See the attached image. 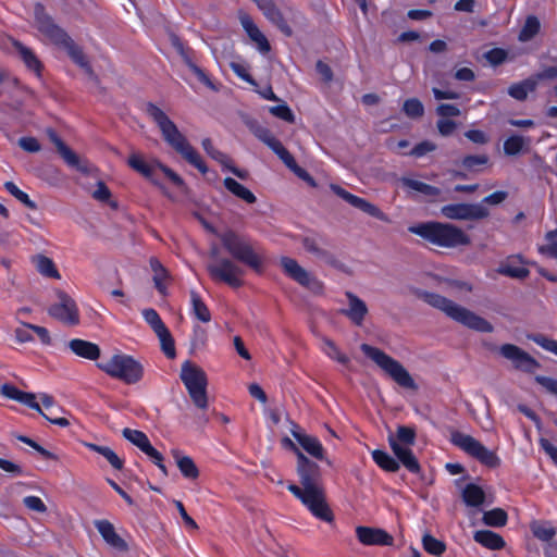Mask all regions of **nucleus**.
Here are the masks:
<instances>
[{"label": "nucleus", "mask_w": 557, "mask_h": 557, "mask_svg": "<svg viewBox=\"0 0 557 557\" xmlns=\"http://www.w3.org/2000/svg\"><path fill=\"white\" fill-rule=\"evenodd\" d=\"M296 471L302 487L290 483L287 485V490L301 502L313 517L324 522H333L334 513L320 486L321 469L319 465L310 460L304 453H299Z\"/></svg>", "instance_id": "f257e3e1"}, {"label": "nucleus", "mask_w": 557, "mask_h": 557, "mask_svg": "<svg viewBox=\"0 0 557 557\" xmlns=\"http://www.w3.org/2000/svg\"><path fill=\"white\" fill-rule=\"evenodd\" d=\"M145 111L159 127L164 141L187 163L196 168L201 174H207L209 169L200 153L191 146L186 136L180 132L166 113L153 102H147Z\"/></svg>", "instance_id": "f03ea898"}, {"label": "nucleus", "mask_w": 557, "mask_h": 557, "mask_svg": "<svg viewBox=\"0 0 557 557\" xmlns=\"http://www.w3.org/2000/svg\"><path fill=\"white\" fill-rule=\"evenodd\" d=\"M408 231L435 246L444 248L468 246L471 243L469 235L450 223L423 222L409 226Z\"/></svg>", "instance_id": "7ed1b4c3"}, {"label": "nucleus", "mask_w": 557, "mask_h": 557, "mask_svg": "<svg viewBox=\"0 0 557 557\" xmlns=\"http://www.w3.org/2000/svg\"><path fill=\"white\" fill-rule=\"evenodd\" d=\"M423 299L432 307L443 311L451 320L468 329L482 333H491L494 330L493 325L484 318L440 294L426 292L423 295Z\"/></svg>", "instance_id": "20e7f679"}, {"label": "nucleus", "mask_w": 557, "mask_h": 557, "mask_svg": "<svg viewBox=\"0 0 557 557\" xmlns=\"http://www.w3.org/2000/svg\"><path fill=\"white\" fill-rule=\"evenodd\" d=\"M97 367L109 376L129 385L138 383L144 376L143 364L133 356L122 352L97 362Z\"/></svg>", "instance_id": "39448f33"}, {"label": "nucleus", "mask_w": 557, "mask_h": 557, "mask_svg": "<svg viewBox=\"0 0 557 557\" xmlns=\"http://www.w3.org/2000/svg\"><path fill=\"white\" fill-rule=\"evenodd\" d=\"M360 349L366 355V357L371 359L399 386L408 389L417 388L414 380L398 360L394 359L382 349L369 344H362Z\"/></svg>", "instance_id": "423d86ee"}, {"label": "nucleus", "mask_w": 557, "mask_h": 557, "mask_svg": "<svg viewBox=\"0 0 557 557\" xmlns=\"http://www.w3.org/2000/svg\"><path fill=\"white\" fill-rule=\"evenodd\" d=\"M222 246L238 262H242L252 269L256 273H263V262L251 244L238 235L236 232L228 230L219 235Z\"/></svg>", "instance_id": "0eeeda50"}, {"label": "nucleus", "mask_w": 557, "mask_h": 557, "mask_svg": "<svg viewBox=\"0 0 557 557\" xmlns=\"http://www.w3.org/2000/svg\"><path fill=\"white\" fill-rule=\"evenodd\" d=\"M180 379L186 387L193 404L201 410L208 408V377L206 372L190 360L183 362Z\"/></svg>", "instance_id": "6e6552de"}, {"label": "nucleus", "mask_w": 557, "mask_h": 557, "mask_svg": "<svg viewBox=\"0 0 557 557\" xmlns=\"http://www.w3.org/2000/svg\"><path fill=\"white\" fill-rule=\"evenodd\" d=\"M252 133L260 141L267 145L295 175L308 183L310 186H317L314 178L309 174L307 170L298 165L294 156L284 147V145L272 134L269 128L264 126H257L252 128Z\"/></svg>", "instance_id": "1a4fd4ad"}, {"label": "nucleus", "mask_w": 557, "mask_h": 557, "mask_svg": "<svg viewBox=\"0 0 557 557\" xmlns=\"http://www.w3.org/2000/svg\"><path fill=\"white\" fill-rule=\"evenodd\" d=\"M449 441L454 446L460 448L467 455L488 468L494 469L500 466V458L497 454L490 450L481 442L469 434H465L460 431H453Z\"/></svg>", "instance_id": "9d476101"}, {"label": "nucleus", "mask_w": 557, "mask_h": 557, "mask_svg": "<svg viewBox=\"0 0 557 557\" xmlns=\"http://www.w3.org/2000/svg\"><path fill=\"white\" fill-rule=\"evenodd\" d=\"M34 16L35 26L39 33L53 45L62 47L70 52V37L67 33L46 13L45 7L41 3L35 4Z\"/></svg>", "instance_id": "9b49d317"}, {"label": "nucleus", "mask_w": 557, "mask_h": 557, "mask_svg": "<svg viewBox=\"0 0 557 557\" xmlns=\"http://www.w3.org/2000/svg\"><path fill=\"white\" fill-rule=\"evenodd\" d=\"M280 264L284 273L304 288L314 295H322L324 293V283L302 268L295 259L282 257Z\"/></svg>", "instance_id": "f8f14e48"}, {"label": "nucleus", "mask_w": 557, "mask_h": 557, "mask_svg": "<svg viewBox=\"0 0 557 557\" xmlns=\"http://www.w3.org/2000/svg\"><path fill=\"white\" fill-rule=\"evenodd\" d=\"M207 271L213 281L225 283L232 288L244 285L242 277L245 271L228 258H221L215 263L208 264Z\"/></svg>", "instance_id": "ddd939ff"}, {"label": "nucleus", "mask_w": 557, "mask_h": 557, "mask_svg": "<svg viewBox=\"0 0 557 557\" xmlns=\"http://www.w3.org/2000/svg\"><path fill=\"white\" fill-rule=\"evenodd\" d=\"M141 314L146 323L149 324V326L158 336L161 344V350L163 351V354L169 359L175 358L176 350L174 338L168 326L162 321L158 311L153 308H147L143 310Z\"/></svg>", "instance_id": "4468645a"}, {"label": "nucleus", "mask_w": 557, "mask_h": 557, "mask_svg": "<svg viewBox=\"0 0 557 557\" xmlns=\"http://www.w3.org/2000/svg\"><path fill=\"white\" fill-rule=\"evenodd\" d=\"M442 214L449 220L475 221L488 216L490 211L482 203H449L441 209Z\"/></svg>", "instance_id": "2eb2a0df"}, {"label": "nucleus", "mask_w": 557, "mask_h": 557, "mask_svg": "<svg viewBox=\"0 0 557 557\" xmlns=\"http://www.w3.org/2000/svg\"><path fill=\"white\" fill-rule=\"evenodd\" d=\"M499 354L510 360L516 370L525 373H533L541 367V363L534 357L515 344L502 345L499 347Z\"/></svg>", "instance_id": "dca6fc26"}, {"label": "nucleus", "mask_w": 557, "mask_h": 557, "mask_svg": "<svg viewBox=\"0 0 557 557\" xmlns=\"http://www.w3.org/2000/svg\"><path fill=\"white\" fill-rule=\"evenodd\" d=\"M331 190L336 196L341 197L343 200L348 202L350 206L361 210L362 212L369 214L370 216H373L383 222L389 221L388 216L379 207L369 202L364 198H361L359 196H356V195L347 191L342 186L336 185V184H331Z\"/></svg>", "instance_id": "f3484780"}, {"label": "nucleus", "mask_w": 557, "mask_h": 557, "mask_svg": "<svg viewBox=\"0 0 557 557\" xmlns=\"http://www.w3.org/2000/svg\"><path fill=\"white\" fill-rule=\"evenodd\" d=\"M258 9L263 13L267 20L280 29L286 36H293V29L285 20L282 11L273 0H253Z\"/></svg>", "instance_id": "a211bd4d"}, {"label": "nucleus", "mask_w": 557, "mask_h": 557, "mask_svg": "<svg viewBox=\"0 0 557 557\" xmlns=\"http://www.w3.org/2000/svg\"><path fill=\"white\" fill-rule=\"evenodd\" d=\"M358 541L367 546H392L393 536L383 529L359 525L356 528Z\"/></svg>", "instance_id": "6ab92c4d"}, {"label": "nucleus", "mask_w": 557, "mask_h": 557, "mask_svg": "<svg viewBox=\"0 0 557 557\" xmlns=\"http://www.w3.org/2000/svg\"><path fill=\"white\" fill-rule=\"evenodd\" d=\"M94 524L110 547L117 552H127L128 545L126 541L116 533L114 525L109 520H96Z\"/></svg>", "instance_id": "aec40b11"}, {"label": "nucleus", "mask_w": 557, "mask_h": 557, "mask_svg": "<svg viewBox=\"0 0 557 557\" xmlns=\"http://www.w3.org/2000/svg\"><path fill=\"white\" fill-rule=\"evenodd\" d=\"M389 446L396 456V460L400 462L410 473L418 474L421 471V466L409 447H404L394 438L388 437Z\"/></svg>", "instance_id": "412c9836"}, {"label": "nucleus", "mask_w": 557, "mask_h": 557, "mask_svg": "<svg viewBox=\"0 0 557 557\" xmlns=\"http://www.w3.org/2000/svg\"><path fill=\"white\" fill-rule=\"evenodd\" d=\"M348 299V308L342 309L341 312L347 317L355 325L361 326L368 314L366 302L351 292L345 293Z\"/></svg>", "instance_id": "4be33fe9"}, {"label": "nucleus", "mask_w": 557, "mask_h": 557, "mask_svg": "<svg viewBox=\"0 0 557 557\" xmlns=\"http://www.w3.org/2000/svg\"><path fill=\"white\" fill-rule=\"evenodd\" d=\"M301 244L307 252L314 255L332 268H343V263L331 251L320 247L319 240L315 237L306 236L302 238Z\"/></svg>", "instance_id": "5701e85b"}, {"label": "nucleus", "mask_w": 557, "mask_h": 557, "mask_svg": "<svg viewBox=\"0 0 557 557\" xmlns=\"http://www.w3.org/2000/svg\"><path fill=\"white\" fill-rule=\"evenodd\" d=\"M293 437L299 443V445L313 458L323 460L324 459V447L318 437L311 436L299 431H292Z\"/></svg>", "instance_id": "b1692460"}, {"label": "nucleus", "mask_w": 557, "mask_h": 557, "mask_svg": "<svg viewBox=\"0 0 557 557\" xmlns=\"http://www.w3.org/2000/svg\"><path fill=\"white\" fill-rule=\"evenodd\" d=\"M242 26L249 36V38L258 45V49L261 53H268L271 50V45L267 37L261 33L258 26L249 16H244L240 20Z\"/></svg>", "instance_id": "393cba45"}, {"label": "nucleus", "mask_w": 557, "mask_h": 557, "mask_svg": "<svg viewBox=\"0 0 557 557\" xmlns=\"http://www.w3.org/2000/svg\"><path fill=\"white\" fill-rule=\"evenodd\" d=\"M473 540L478 544L491 550H500L506 546V542L503 536L491 530L475 531Z\"/></svg>", "instance_id": "a878e982"}, {"label": "nucleus", "mask_w": 557, "mask_h": 557, "mask_svg": "<svg viewBox=\"0 0 557 557\" xmlns=\"http://www.w3.org/2000/svg\"><path fill=\"white\" fill-rule=\"evenodd\" d=\"M172 456L176 466L185 479L196 480L199 476V469L191 457L183 455L180 449H173Z\"/></svg>", "instance_id": "bb28decb"}, {"label": "nucleus", "mask_w": 557, "mask_h": 557, "mask_svg": "<svg viewBox=\"0 0 557 557\" xmlns=\"http://www.w3.org/2000/svg\"><path fill=\"white\" fill-rule=\"evenodd\" d=\"M72 352L81 358L96 361L100 357V347L89 341L72 338Z\"/></svg>", "instance_id": "cd10ccee"}, {"label": "nucleus", "mask_w": 557, "mask_h": 557, "mask_svg": "<svg viewBox=\"0 0 557 557\" xmlns=\"http://www.w3.org/2000/svg\"><path fill=\"white\" fill-rule=\"evenodd\" d=\"M72 62L77 64L86 75V77L95 85L99 84V78L94 72L88 57L84 53L82 48L72 40Z\"/></svg>", "instance_id": "c85d7f7f"}, {"label": "nucleus", "mask_w": 557, "mask_h": 557, "mask_svg": "<svg viewBox=\"0 0 557 557\" xmlns=\"http://www.w3.org/2000/svg\"><path fill=\"white\" fill-rule=\"evenodd\" d=\"M223 185L227 191L246 203L252 205L257 201L255 194L233 177H225Z\"/></svg>", "instance_id": "c756f323"}, {"label": "nucleus", "mask_w": 557, "mask_h": 557, "mask_svg": "<svg viewBox=\"0 0 557 557\" xmlns=\"http://www.w3.org/2000/svg\"><path fill=\"white\" fill-rule=\"evenodd\" d=\"M189 296L191 305L190 313L200 322L209 323L212 318L211 312L199 293L191 289Z\"/></svg>", "instance_id": "7c9ffc66"}, {"label": "nucleus", "mask_w": 557, "mask_h": 557, "mask_svg": "<svg viewBox=\"0 0 557 557\" xmlns=\"http://www.w3.org/2000/svg\"><path fill=\"white\" fill-rule=\"evenodd\" d=\"M537 82L531 76L519 83H515L509 86L508 95L518 101H524L528 98V94L536 89Z\"/></svg>", "instance_id": "2f4dec72"}, {"label": "nucleus", "mask_w": 557, "mask_h": 557, "mask_svg": "<svg viewBox=\"0 0 557 557\" xmlns=\"http://www.w3.org/2000/svg\"><path fill=\"white\" fill-rule=\"evenodd\" d=\"M462 500L469 507H479L485 500L483 488L474 483H468L462 490Z\"/></svg>", "instance_id": "473e14b6"}, {"label": "nucleus", "mask_w": 557, "mask_h": 557, "mask_svg": "<svg viewBox=\"0 0 557 557\" xmlns=\"http://www.w3.org/2000/svg\"><path fill=\"white\" fill-rule=\"evenodd\" d=\"M85 446L99 455H101L115 470H122L124 467V460L121 459L113 449L108 446H102L94 443H85Z\"/></svg>", "instance_id": "72a5a7b5"}, {"label": "nucleus", "mask_w": 557, "mask_h": 557, "mask_svg": "<svg viewBox=\"0 0 557 557\" xmlns=\"http://www.w3.org/2000/svg\"><path fill=\"white\" fill-rule=\"evenodd\" d=\"M373 461L382 470L386 472H397L400 468L398 460L391 456L387 451L382 449H374L371 453Z\"/></svg>", "instance_id": "f704fd0d"}, {"label": "nucleus", "mask_w": 557, "mask_h": 557, "mask_svg": "<svg viewBox=\"0 0 557 557\" xmlns=\"http://www.w3.org/2000/svg\"><path fill=\"white\" fill-rule=\"evenodd\" d=\"M60 301L49 308V314L64 323H70V297L65 293H59Z\"/></svg>", "instance_id": "c9c22d12"}, {"label": "nucleus", "mask_w": 557, "mask_h": 557, "mask_svg": "<svg viewBox=\"0 0 557 557\" xmlns=\"http://www.w3.org/2000/svg\"><path fill=\"white\" fill-rule=\"evenodd\" d=\"M126 163L133 171L139 173L145 178L150 180L154 173L153 166L138 152L131 153Z\"/></svg>", "instance_id": "e433bc0d"}, {"label": "nucleus", "mask_w": 557, "mask_h": 557, "mask_svg": "<svg viewBox=\"0 0 557 557\" xmlns=\"http://www.w3.org/2000/svg\"><path fill=\"white\" fill-rule=\"evenodd\" d=\"M15 47L27 69L39 76L41 74L42 64L33 50L21 42H15Z\"/></svg>", "instance_id": "4c0bfd02"}, {"label": "nucleus", "mask_w": 557, "mask_h": 557, "mask_svg": "<svg viewBox=\"0 0 557 557\" xmlns=\"http://www.w3.org/2000/svg\"><path fill=\"white\" fill-rule=\"evenodd\" d=\"M58 410L59 409L53 405L52 399L45 395L42 397L41 411L38 412L49 422L61 426H66L69 424V420L65 417H58L55 414V411Z\"/></svg>", "instance_id": "58836bf2"}, {"label": "nucleus", "mask_w": 557, "mask_h": 557, "mask_svg": "<svg viewBox=\"0 0 557 557\" xmlns=\"http://www.w3.org/2000/svg\"><path fill=\"white\" fill-rule=\"evenodd\" d=\"M33 263L36 267V270L44 276L49 278H59L60 274L55 268L52 259L45 255H36L33 257Z\"/></svg>", "instance_id": "ea45409f"}, {"label": "nucleus", "mask_w": 557, "mask_h": 557, "mask_svg": "<svg viewBox=\"0 0 557 557\" xmlns=\"http://www.w3.org/2000/svg\"><path fill=\"white\" fill-rule=\"evenodd\" d=\"M541 30L540 20L535 15H528L523 26L518 34L520 42H528L532 40Z\"/></svg>", "instance_id": "a19ab883"}, {"label": "nucleus", "mask_w": 557, "mask_h": 557, "mask_svg": "<svg viewBox=\"0 0 557 557\" xmlns=\"http://www.w3.org/2000/svg\"><path fill=\"white\" fill-rule=\"evenodd\" d=\"M150 268L153 272V283L157 290L164 295L166 287H165V280L169 276L168 270L162 265V263L159 261V259L152 257L150 258Z\"/></svg>", "instance_id": "79ce46f5"}, {"label": "nucleus", "mask_w": 557, "mask_h": 557, "mask_svg": "<svg viewBox=\"0 0 557 557\" xmlns=\"http://www.w3.org/2000/svg\"><path fill=\"white\" fill-rule=\"evenodd\" d=\"M321 350L332 360L337 361L341 364H348L349 363V357L342 352L341 349L337 347L334 341H332L329 337L322 338V346Z\"/></svg>", "instance_id": "37998d69"}, {"label": "nucleus", "mask_w": 557, "mask_h": 557, "mask_svg": "<svg viewBox=\"0 0 557 557\" xmlns=\"http://www.w3.org/2000/svg\"><path fill=\"white\" fill-rule=\"evenodd\" d=\"M508 515L503 508H493L483 513L482 522L487 527L502 528L507 524Z\"/></svg>", "instance_id": "c03bdc74"}, {"label": "nucleus", "mask_w": 557, "mask_h": 557, "mask_svg": "<svg viewBox=\"0 0 557 557\" xmlns=\"http://www.w3.org/2000/svg\"><path fill=\"white\" fill-rule=\"evenodd\" d=\"M91 197L101 203H107L113 210L119 208V202L112 199L111 190L103 181L97 182L96 189L91 191Z\"/></svg>", "instance_id": "a18cd8bd"}, {"label": "nucleus", "mask_w": 557, "mask_h": 557, "mask_svg": "<svg viewBox=\"0 0 557 557\" xmlns=\"http://www.w3.org/2000/svg\"><path fill=\"white\" fill-rule=\"evenodd\" d=\"M401 183L404 184V186L412 190L419 191L425 196L436 197L441 194L440 188L413 178L403 177Z\"/></svg>", "instance_id": "49530a36"}, {"label": "nucleus", "mask_w": 557, "mask_h": 557, "mask_svg": "<svg viewBox=\"0 0 557 557\" xmlns=\"http://www.w3.org/2000/svg\"><path fill=\"white\" fill-rule=\"evenodd\" d=\"M401 183L404 184V186L412 190L419 191L425 196L436 197L441 194L440 188L413 178L403 177Z\"/></svg>", "instance_id": "de8ad7c7"}, {"label": "nucleus", "mask_w": 557, "mask_h": 557, "mask_svg": "<svg viewBox=\"0 0 557 557\" xmlns=\"http://www.w3.org/2000/svg\"><path fill=\"white\" fill-rule=\"evenodd\" d=\"M40 177L51 186H62L66 182V176L55 166L47 165L41 169Z\"/></svg>", "instance_id": "09e8293b"}, {"label": "nucleus", "mask_w": 557, "mask_h": 557, "mask_svg": "<svg viewBox=\"0 0 557 557\" xmlns=\"http://www.w3.org/2000/svg\"><path fill=\"white\" fill-rule=\"evenodd\" d=\"M122 435L125 440L138 447L141 451H144L151 444L147 434L139 430L125 428L122 431Z\"/></svg>", "instance_id": "8fccbe9b"}, {"label": "nucleus", "mask_w": 557, "mask_h": 557, "mask_svg": "<svg viewBox=\"0 0 557 557\" xmlns=\"http://www.w3.org/2000/svg\"><path fill=\"white\" fill-rule=\"evenodd\" d=\"M422 546L428 554L436 557H441V555L446 550L445 542L437 540L430 533H425L422 536Z\"/></svg>", "instance_id": "3c124183"}, {"label": "nucleus", "mask_w": 557, "mask_h": 557, "mask_svg": "<svg viewBox=\"0 0 557 557\" xmlns=\"http://www.w3.org/2000/svg\"><path fill=\"white\" fill-rule=\"evenodd\" d=\"M46 134L51 141V144L54 145L57 148L59 154L64 160L66 164L70 165V146H67L62 138L59 136V134L51 127L46 129Z\"/></svg>", "instance_id": "603ef678"}, {"label": "nucleus", "mask_w": 557, "mask_h": 557, "mask_svg": "<svg viewBox=\"0 0 557 557\" xmlns=\"http://www.w3.org/2000/svg\"><path fill=\"white\" fill-rule=\"evenodd\" d=\"M545 244L539 247V252L557 260V228L545 234Z\"/></svg>", "instance_id": "864d4df0"}, {"label": "nucleus", "mask_w": 557, "mask_h": 557, "mask_svg": "<svg viewBox=\"0 0 557 557\" xmlns=\"http://www.w3.org/2000/svg\"><path fill=\"white\" fill-rule=\"evenodd\" d=\"M4 188L9 194L15 197L18 201H21L26 208L30 210L37 209L36 202L32 200L25 191L20 189L15 183L5 182Z\"/></svg>", "instance_id": "5fc2aeb1"}, {"label": "nucleus", "mask_w": 557, "mask_h": 557, "mask_svg": "<svg viewBox=\"0 0 557 557\" xmlns=\"http://www.w3.org/2000/svg\"><path fill=\"white\" fill-rule=\"evenodd\" d=\"M201 146L203 148V150L206 151V153L212 158L213 160H215L216 162H219L223 168L225 165H227V163L231 162V158L220 151L219 149H216L214 146H213V143L210 138H203L202 141H201Z\"/></svg>", "instance_id": "6e6d98bb"}, {"label": "nucleus", "mask_w": 557, "mask_h": 557, "mask_svg": "<svg viewBox=\"0 0 557 557\" xmlns=\"http://www.w3.org/2000/svg\"><path fill=\"white\" fill-rule=\"evenodd\" d=\"M497 272L502 275L511 277V278H519L524 280L529 276L530 271L525 267H517L512 265L510 263H504L500 264L497 269Z\"/></svg>", "instance_id": "4d7b16f0"}, {"label": "nucleus", "mask_w": 557, "mask_h": 557, "mask_svg": "<svg viewBox=\"0 0 557 557\" xmlns=\"http://www.w3.org/2000/svg\"><path fill=\"white\" fill-rule=\"evenodd\" d=\"M403 111L410 119H419L424 114V107L418 98H409L404 102Z\"/></svg>", "instance_id": "13d9d810"}, {"label": "nucleus", "mask_w": 557, "mask_h": 557, "mask_svg": "<svg viewBox=\"0 0 557 557\" xmlns=\"http://www.w3.org/2000/svg\"><path fill=\"white\" fill-rule=\"evenodd\" d=\"M525 145L524 138L519 135H511L504 141V152L507 156L520 153Z\"/></svg>", "instance_id": "bf43d9fd"}, {"label": "nucleus", "mask_w": 557, "mask_h": 557, "mask_svg": "<svg viewBox=\"0 0 557 557\" xmlns=\"http://www.w3.org/2000/svg\"><path fill=\"white\" fill-rule=\"evenodd\" d=\"M416 429L407 425H399L394 437L400 445L411 446L416 442Z\"/></svg>", "instance_id": "052dcab7"}, {"label": "nucleus", "mask_w": 557, "mask_h": 557, "mask_svg": "<svg viewBox=\"0 0 557 557\" xmlns=\"http://www.w3.org/2000/svg\"><path fill=\"white\" fill-rule=\"evenodd\" d=\"M531 530L533 535L543 542H548L556 535V529L546 523H534Z\"/></svg>", "instance_id": "680f3d73"}, {"label": "nucleus", "mask_w": 557, "mask_h": 557, "mask_svg": "<svg viewBox=\"0 0 557 557\" xmlns=\"http://www.w3.org/2000/svg\"><path fill=\"white\" fill-rule=\"evenodd\" d=\"M488 162L486 154H468L461 160V165L468 171H476L479 166L485 165Z\"/></svg>", "instance_id": "e2e57ef3"}, {"label": "nucleus", "mask_w": 557, "mask_h": 557, "mask_svg": "<svg viewBox=\"0 0 557 557\" xmlns=\"http://www.w3.org/2000/svg\"><path fill=\"white\" fill-rule=\"evenodd\" d=\"M530 339L539 345L546 351H549L557 356V341L549 338L543 334H534L530 336Z\"/></svg>", "instance_id": "0e129e2a"}, {"label": "nucleus", "mask_w": 557, "mask_h": 557, "mask_svg": "<svg viewBox=\"0 0 557 557\" xmlns=\"http://www.w3.org/2000/svg\"><path fill=\"white\" fill-rule=\"evenodd\" d=\"M269 111L272 115H274L277 119H281L287 123L295 122V114L293 113L292 109L286 103L271 107L269 109Z\"/></svg>", "instance_id": "69168bd1"}, {"label": "nucleus", "mask_w": 557, "mask_h": 557, "mask_svg": "<svg viewBox=\"0 0 557 557\" xmlns=\"http://www.w3.org/2000/svg\"><path fill=\"white\" fill-rule=\"evenodd\" d=\"M484 58L491 65L498 66L507 60L508 52L503 48H493L485 52Z\"/></svg>", "instance_id": "338daca9"}, {"label": "nucleus", "mask_w": 557, "mask_h": 557, "mask_svg": "<svg viewBox=\"0 0 557 557\" xmlns=\"http://www.w3.org/2000/svg\"><path fill=\"white\" fill-rule=\"evenodd\" d=\"M72 168H75L76 170L87 175H91L97 172V169L92 163L82 159L74 151H72Z\"/></svg>", "instance_id": "774afa93"}]
</instances>
